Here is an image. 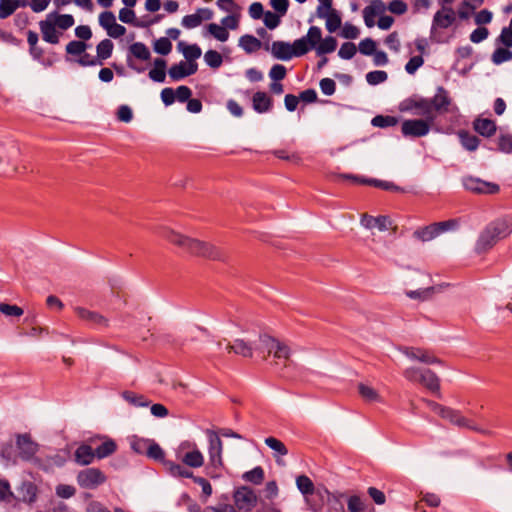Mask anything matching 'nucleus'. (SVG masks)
Here are the masks:
<instances>
[{"mask_svg":"<svg viewBox=\"0 0 512 512\" xmlns=\"http://www.w3.org/2000/svg\"><path fill=\"white\" fill-rule=\"evenodd\" d=\"M451 98L448 91L439 86L433 98L412 96L399 104L401 112H411L421 116L420 119H409L402 122L401 132L405 137L420 138L426 136L438 115L448 112Z\"/></svg>","mask_w":512,"mask_h":512,"instance_id":"1","label":"nucleus"},{"mask_svg":"<svg viewBox=\"0 0 512 512\" xmlns=\"http://www.w3.org/2000/svg\"><path fill=\"white\" fill-rule=\"evenodd\" d=\"M434 291L435 288L431 286L424 289L407 291L406 295L411 299L427 300L432 296Z\"/></svg>","mask_w":512,"mask_h":512,"instance_id":"52","label":"nucleus"},{"mask_svg":"<svg viewBox=\"0 0 512 512\" xmlns=\"http://www.w3.org/2000/svg\"><path fill=\"white\" fill-rule=\"evenodd\" d=\"M326 29L333 33L336 30H338L341 26V17L338 11L334 10L330 15H328L326 18Z\"/></svg>","mask_w":512,"mask_h":512,"instance_id":"51","label":"nucleus"},{"mask_svg":"<svg viewBox=\"0 0 512 512\" xmlns=\"http://www.w3.org/2000/svg\"><path fill=\"white\" fill-rule=\"evenodd\" d=\"M239 46L247 53H253L259 50L262 42L252 35H244L239 39Z\"/></svg>","mask_w":512,"mask_h":512,"instance_id":"31","label":"nucleus"},{"mask_svg":"<svg viewBox=\"0 0 512 512\" xmlns=\"http://www.w3.org/2000/svg\"><path fill=\"white\" fill-rule=\"evenodd\" d=\"M20 155L15 141L0 142V164L14 165Z\"/></svg>","mask_w":512,"mask_h":512,"instance_id":"15","label":"nucleus"},{"mask_svg":"<svg viewBox=\"0 0 512 512\" xmlns=\"http://www.w3.org/2000/svg\"><path fill=\"white\" fill-rule=\"evenodd\" d=\"M371 123L375 127L386 128L395 126L398 123V119L393 116L377 115L372 119Z\"/></svg>","mask_w":512,"mask_h":512,"instance_id":"49","label":"nucleus"},{"mask_svg":"<svg viewBox=\"0 0 512 512\" xmlns=\"http://www.w3.org/2000/svg\"><path fill=\"white\" fill-rule=\"evenodd\" d=\"M162 236L170 243L182 248L183 250H189L192 242L188 237H185L173 230H164Z\"/></svg>","mask_w":512,"mask_h":512,"instance_id":"23","label":"nucleus"},{"mask_svg":"<svg viewBox=\"0 0 512 512\" xmlns=\"http://www.w3.org/2000/svg\"><path fill=\"white\" fill-rule=\"evenodd\" d=\"M146 455L153 460L165 462L163 449L154 441H151Z\"/></svg>","mask_w":512,"mask_h":512,"instance_id":"56","label":"nucleus"},{"mask_svg":"<svg viewBox=\"0 0 512 512\" xmlns=\"http://www.w3.org/2000/svg\"><path fill=\"white\" fill-rule=\"evenodd\" d=\"M358 393L366 402H380L381 397L379 393L371 386L364 383L358 385Z\"/></svg>","mask_w":512,"mask_h":512,"instance_id":"33","label":"nucleus"},{"mask_svg":"<svg viewBox=\"0 0 512 512\" xmlns=\"http://www.w3.org/2000/svg\"><path fill=\"white\" fill-rule=\"evenodd\" d=\"M169 76L174 81H179L186 76H189L192 74V64L186 62H180L178 64H174L170 67Z\"/></svg>","mask_w":512,"mask_h":512,"instance_id":"25","label":"nucleus"},{"mask_svg":"<svg viewBox=\"0 0 512 512\" xmlns=\"http://www.w3.org/2000/svg\"><path fill=\"white\" fill-rule=\"evenodd\" d=\"M122 397L129 404L135 407H147L150 404V401L145 396L137 394L133 391H124L122 393Z\"/></svg>","mask_w":512,"mask_h":512,"instance_id":"34","label":"nucleus"},{"mask_svg":"<svg viewBox=\"0 0 512 512\" xmlns=\"http://www.w3.org/2000/svg\"><path fill=\"white\" fill-rule=\"evenodd\" d=\"M194 484L201 488L199 498L202 502H207L208 498L212 495V486L210 482L203 477H194Z\"/></svg>","mask_w":512,"mask_h":512,"instance_id":"38","label":"nucleus"},{"mask_svg":"<svg viewBox=\"0 0 512 512\" xmlns=\"http://www.w3.org/2000/svg\"><path fill=\"white\" fill-rule=\"evenodd\" d=\"M15 445L18 450V457L32 463L36 467L45 468L44 460L37 457L40 445L32 439L30 433H18L15 435Z\"/></svg>","mask_w":512,"mask_h":512,"instance_id":"4","label":"nucleus"},{"mask_svg":"<svg viewBox=\"0 0 512 512\" xmlns=\"http://www.w3.org/2000/svg\"><path fill=\"white\" fill-rule=\"evenodd\" d=\"M296 485L299 491L307 496L314 493V484L312 480L306 475H300L296 478Z\"/></svg>","mask_w":512,"mask_h":512,"instance_id":"39","label":"nucleus"},{"mask_svg":"<svg viewBox=\"0 0 512 512\" xmlns=\"http://www.w3.org/2000/svg\"><path fill=\"white\" fill-rule=\"evenodd\" d=\"M242 478L246 482H250L255 485H259L264 480V470L262 467L257 466L250 471L245 472Z\"/></svg>","mask_w":512,"mask_h":512,"instance_id":"37","label":"nucleus"},{"mask_svg":"<svg viewBox=\"0 0 512 512\" xmlns=\"http://www.w3.org/2000/svg\"><path fill=\"white\" fill-rule=\"evenodd\" d=\"M462 183L466 190L475 194L493 195L497 194L500 191V187L498 184L484 181L478 177H464Z\"/></svg>","mask_w":512,"mask_h":512,"instance_id":"10","label":"nucleus"},{"mask_svg":"<svg viewBox=\"0 0 512 512\" xmlns=\"http://www.w3.org/2000/svg\"><path fill=\"white\" fill-rule=\"evenodd\" d=\"M152 440L134 438L131 441V448L138 454H147L148 447Z\"/></svg>","mask_w":512,"mask_h":512,"instance_id":"62","label":"nucleus"},{"mask_svg":"<svg viewBox=\"0 0 512 512\" xmlns=\"http://www.w3.org/2000/svg\"><path fill=\"white\" fill-rule=\"evenodd\" d=\"M497 41L507 48L512 47V17L509 26L502 29Z\"/></svg>","mask_w":512,"mask_h":512,"instance_id":"57","label":"nucleus"},{"mask_svg":"<svg viewBox=\"0 0 512 512\" xmlns=\"http://www.w3.org/2000/svg\"><path fill=\"white\" fill-rule=\"evenodd\" d=\"M414 236L425 242L437 237L438 233L436 231V227L434 226V224H431L422 229L416 230L414 232Z\"/></svg>","mask_w":512,"mask_h":512,"instance_id":"44","label":"nucleus"},{"mask_svg":"<svg viewBox=\"0 0 512 512\" xmlns=\"http://www.w3.org/2000/svg\"><path fill=\"white\" fill-rule=\"evenodd\" d=\"M53 14L54 15L52 17H54L55 19L52 22L55 23V25L58 26L62 30L69 29L75 23L74 17L70 14H60V15H57L55 13H53Z\"/></svg>","mask_w":512,"mask_h":512,"instance_id":"45","label":"nucleus"},{"mask_svg":"<svg viewBox=\"0 0 512 512\" xmlns=\"http://www.w3.org/2000/svg\"><path fill=\"white\" fill-rule=\"evenodd\" d=\"M403 376L408 381L419 383L429 391L439 394L440 380L432 370L419 367H409L404 370Z\"/></svg>","mask_w":512,"mask_h":512,"instance_id":"5","label":"nucleus"},{"mask_svg":"<svg viewBox=\"0 0 512 512\" xmlns=\"http://www.w3.org/2000/svg\"><path fill=\"white\" fill-rule=\"evenodd\" d=\"M114 44L110 39H103L96 46L97 57L99 61L106 60L111 57Z\"/></svg>","mask_w":512,"mask_h":512,"instance_id":"35","label":"nucleus"},{"mask_svg":"<svg viewBox=\"0 0 512 512\" xmlns=\"http://www.w3.org/2000/svg\"><path fill=\"white\" fill-rule=\"evenodd\" d=\"M53 13H50L47 16L46 20H42L39 23V27L42 33V38L44 41L50 44H57L59 42V32L55 28V23H53L50 18L53 16Z\"/></svg>","mask_w":512,"mask_h":512,"instance_id":"17","label":"nucleus"},{"mask_svg":"<svg viewBox=\"0 0 512 512\" xmlns=\"http://www.w3.org/2000/svg\"><path fill=\"white\" fill-rule=\"evenodd\" d=\"M116 450V442L113 439H107L95 449V455L96 458L103 459L113 454Z\"/></svg>","mask_w":512,"mask_h":512,"instance_id":"32","label":"nucleus"},{"mask_svg":"<svg viewBox=\"0 0 512 512\" xmlns=\"http://www.w3.org/2000/svg\"><path fill=\"white\" fill-rule=\"evenodd\" d=\"M474 130L484 137H491L495 134L497 127L493 120L487 118H476L473 121Z\"/></svg>","mask_w":512,"mask_h":512,"instance_id":"20","label":"nucleus"},{"mask_svg":"<svg viewBox=\"0 0 512 512\" xmlns=\"http://www.w3.org/2000/svg\"><path fill=\"white\" fill-rule=\"evenodd\" d=\"M77 483L84 489H96L107 480L105 474L98 468H86L77 474Z\"/></svg>","mask_w":512,"mask_h":512,"instance_id":"8","label":"nucleus"},{"mask_svg":"<svg viewBox=\"0 0 512 512\" xmlns=\"http://www.w3.org/2000/svg\"><path fill=\"white\" fill-rule=\"evenodd\" d=\"M119 19L123 23L130 24L138 28H146L150 26V23H144L143 21L137 20L135 12L128 7L120 9Z\"/></svg>","mask_w":512,"mask_h":512,"instance_id":"27","label":"nucleus"},{"mask_svg":"<svg viewBox=\"0 0 512 512\" xmlns=\"http://www.w3.org/2000/svg\"><path fill=\"white\" fill-rule=\"evenodd\" d=\"M0 312L6 316L20 317L24 311L17 305H10L7 303H0Z\"/></svg>","mask_w":512,"mask_h":512,"instance_id":"59","label":"nucleus"},{"mask_svg":"<svg viewBox=\"0 0 512 512\" xmlns=\"http://www.w3.org/2000/svg\"><path fill=\"white\" fill-rule=\"evenodd\" d=\"M75 461L80 465H89L93 462L95 450L90 445L82 444L75 451Z\"/></svg>","mask_w":512,"mask_h":512,"instance_id":"24","label":"nucleus"},{"mask_svg":"<svg viewBox=\"0 0 512 512\" xmlns=\"http://www.w3.org/2000/svg\"><path fill=\"white\" fill-rule=\"evenodd\" d=\"M345 177L348 179H352L355 182L375 186V187H378V188H381V189H384L387 191H400L401 190L400 187L396 186L392 182L381 181V180H377V179H360L359 177L352 176V175H346Z\"/></svg>","mask_w":512,"mask_h":512,"instance_id":"26","label":"nucleus"},{"mask_svg":"<svg viewBox=\"0 0 512 512\" xmlns=\"http://www.w3.org/2000/svg\"><path fill=\"white\" fill-rule=\"evenodd\" d=\"M76 314L81 319L87 321L88 323L98 326V327H105L107 326V319L104 318L102 315L98 314L97 312L87 310L82 307H77L75 309Z\"/></svg>","mask_w":512,"mask_h":512,"instance_id":"21","label":"nucleus"},{"mask_svg":"<svg viewBox=\"0 0 512 512\" xmlns=\"http://www.w3.org/2000/svg\"><path fill=\"white\" fill-rule=\"evenodd\" d=\"M499 150L504 153H512V135L503 134L498 139Z\"/></svg>","mask_w":512,"mask_h":512,"instance_id":"64","label":"nucleus"},{"mask_svg":"<svg viewBox=\"0 0 512 512\" xmlns=\"http://www.w3.org/2000/svg\"><path fill=\"white\" fill-rule=\"evenodd\" d=\"M27 5L24 1L7 0L0 2V19H6L11 16L19 7Z\"/></svg>","mask_w":512,"mask_h":512,"instance_id":"30","label":"nucleus"},{"mask_svg":"<svg viewBox=\"0 0 512 512\" xmlns=\"http://www.w3.org/2000/svg\"><path fill=\"white\" fill-rule=\"evenodd\" d=\"M265 444L272 449L276 455L285 456L288 453V450L283 442L278 440L275 437H267L265 439Z\"/></svg>","mask_w":512,"mask_h":512,"instance_id":"46","label":"nucleus"},{"mask_svg":"<svg viewBox=\"0 0 512 512\" xmlns=\"http://www.w3.org/2000/svg\"><path fill=\"white\" fill-rule=\"evenodd\" d=\"M291 45L294 57L303 56L312 49L304 36L295 40Z\"/></svg>","mask_w":512,"mask_h":512,"instance_id":"41","label":"nucleus"},{"mask_svg":"<svg viewBox=\"0 0 512 512\" xmlns=\"http://www.w3.org/2000/svg\"><path fill=\"white\" fill-rule=\"evenodd\" d=\"M153 49L160 55H168L172 50V43L167 37H160L155 40Z\"/></svg>","mask_w":512,"mask_h":512,"instance_id":"43","label":"nucleus"},{"mask_svg":"<svg viewBox=\"0 0 512 512\" xmlns=\"http://www.w3.org/2000/svg\"><path fill=\"white\" fill-rule=\"evenodd\" d=\"M204 61L209 67L217 69L222 65L223 58L219 52L215 50H208L204 54Z\"/></svg>","mask_w":512,"mask_h":512,"instance_id":"42","label":"nucleus"},{"mask_svg":"<svg viewBox=\"0 0 512 512\" xmlns=\"http://www.w3.org/2000/svg\"><path fill=\"white\" fill-rule=\"evenodd\" d=\"M226 350L245 358H251L254 351L262 352V344L259 342V335L252 337L237 338L233 344H228Z\"/></svg>","mask_w":512,"mask_h":512,"instance_id":"7","label":"nucleus"},{"mask_svg":"<svg viewBox=\"0 0 512 512\" xmlns=\"http://www.w3.org/2000/svg\"><path fill=\"white\" fill-rule=\"evenodd\" d=\"M253 109L258 113H266L272 108V98L267 93L258 91L252 97Z\"/></svg>","mask_w":512,"mask_h":512,"instance_id":"22","label":"nucleus"},{"mask_svg":"<svg viewBox=\"0 0 512 512\" xmlns=\"http://www.w3.org/2000/svg\"><path fill=\"white\" fill-rule=\"evenodd\" d=\"M349 512H363L366 509L365 500L358 495H352L347 500Z\"/></svg>","mask_w":512,"mask_h":512,"instance_id":"47","label":"nucleus"},{"mask_svg":"<svg viewBox=\"0 0 512 512\" xmlns=\"http://www.w3.org/2000/svg\"><path fill=\"white\" fill-rule=\"evenodd\" d=\"M460 143L467 151L473 152L479 147L480 140L477 136L465 130H460L457 133Z\"/></svg>","mask_w":512,"mask_h":512,"instance_id":"29","label":"nucleus"},{"mask_svg":"<svg viewBox=\"0 0 512 512\" xmlns=\"http://www.w3.org/2000/svg\"><path fill=\"white\" fill-rule=\"evenodd\" d=\"M13 497L9 482L5 479H0V501L9 503Z\"/></svg>","mask_w":512,"mask_h":512,"instance_id":"61","label":"nucleus"},{"mask_svg":"<svg viewBox=\"0 0 512 512\" xmlns=\"http://www.w3.org/2000/svg\"><path fill=\"white\" fill-rule=\"evenodd\" d=\"M336 47V39L332 36H328L325 39L321 40L319 45L316 47V52L318 55H324L335 51Z\"/></svg>","mask_w":512,"mask_h":512,"instance_id":"40","label":"nucleus"},{"mask_svg":"<svg viewBox=\"0 0 512 512\" xmlns=\"http://www.w3.org/2000/svg\"><path fill=\"white\" fill-rule=\"evenodd\" d=\"M306 40L309 42V45L316 49V47L319 45V43L322 40V31L317 26H311L306 34L304 36Z\"/></svg>","mask_w":512,"mask_h":512,"instance_id":"48","label":"nucleus"},{"mask_svg":"<svg viewBox=\"0 0 512 512\" xmlns=\"http://www.w3.org/2000/svg\"><path fill=\"white\" fill-rule=\"evenodd\" d=\"M87 47L85 42L73 40L66 45V52L70 55H82Z\"/></svg>","mask_w":512,"mask_h":512,"instance_id":"54","label":"nucleus"},{"mask_svg":"<svg viewBox=\"0 0 512 512\" xmlns=\"http://www.w3.org/2000/svg\"><path fill=\"white\" fill-rule=\"evenodd\" d=\"M116 18L113 12L111 11H104L99 15V24L101 27H103L106 31L109 29L113 24H115Z\"/></svg>","mask_w":512,"mask_h":512,"instance_id":"63","label":"nucleus"},{"mask_svg":"<svg viewBox=\"0 0 512 512\" xmlns=\"http://www.w3.org/2000/svg\"><path fill=\"white\" fill-rule=\"evenodd\" d=\"M55 493L59 498L69 499L76 494V488L68 484H59L55 488Z\"/></svg>","mask_w":512,"mask_h":512,"instance_id":"55","label":"nucleus"},{"mask_svg":"<svg viewBox=\"0 0 512 512\" xmlns=\"http://www.w3.org/2000/svg\"><path fill=\"white\" fill-rule=\"evenodd\" d=\"M271 53L274 58L289 61L294 57L292 45L284 41H274L271 45Z\"/></svg>","mask_w":512,"mask_h":512,"instance_id":"18","label":"nucleus"},{"mask_svg":"<svg viewBox=\"0 0 512 512\" xmlns=\"http://www.w3.org/2000/svg\"><path fill=\"white\" fill-rule=\"evenodd\" d=\"M387 73L385 71L376 70L366 74V81L370 85H377L387 80Z\"/></svg>","mask_w":512,"mask_h":512,"instance_id":"58","label":"nucleus"},{"mask_svg":"<svg viewBox=\"0 0 512 512\" xmlns=\"http://www.w3.org/2000/svg\"><path fill=\"white\" fill-rule=\"evenodd\" d=\"M398 350L411 360L419 361L424 364H441V360L430 351L419 347H399Z\"/></svg>","mask_w":512,"mask_h":512,"instance_id":"12","label":"nucleus"},{"mask_svg":"<svg viewBox=\"0 0 512 512\" xmlns=\"http://www.w3.org/2000/svg\"><path fill=\"white\" fill-rule=\"evenodd\" d=\"M235 506L239 511L250 512L257 504L256 493L248 486H241L233 493Z\"/></svg>","mask_w":512,"mask_h":512,"instance_id":"9","label":"nucleus"},{"mask_svg":"<svg viewBox=\"0 0 512 512\" xmlns=\"http://www.w3.org/2000/svg\"><path fill=\"white\" fill-rule=\"evenodd\" d=\"M208 30L219 41L224 42L229 37V33L226 30V28L222 27V26H219L217 24H214V23L210 24L208 26Z\"/></svg>","mask_w":512,"mask_h":512,"instance_id":"60","label":"nucleus"},{"mask_svg":"<svg viewBox=\"0 0 512 512\" xmlns=\"http://www.w3.org/2000/svg\"><path fill=\"white\" fill-rule=\"evenodd\" d=\"M132 57H135L142 61H148L151 58V53L148 47L142 42H135L131 44L128 48L127 54V66L136 71L137 73H142L144 68L137 67L132 60Z\"/></svg>","mask_w":512,"mask_h":512,"instance_id":"13","label":"nucleus"},{"mask_svg":"<svg viewBox=\"0 0 512 512\" xmlns=\"http://www.w3.org/2000/svg\"><path fill=\"white\" fill-rule=\"evenodd\" d=\"M512 233V217H502L489 223L480 233L475 251L478 254L490 250L499 240Z\"/></svg>","mask_w":512,"mask_h":512,"instance_id":"3","label":"nucleus"},{"mask_svg":"<svg viewBox=\"0 0 512 512\" xmlns=\"http://www.w3.org/2000/svg\"><path fill=\"white\" fill-rule=\"evenodd\" d=\"M194 255L202 256L212 260H220L221 253L213 245L194 240Z\"/></svg>","mask_w":512,"mask_h":512,"instance_id":"19","label":"nucleus"},{"mask_svg":"<svg viewBox=\"0 0 512 512\" xmlns=\"http://www.w3.org/2000/svg\"><path fill=\"white\" fill-rule=\"evenodd\" d=\"M458 24L456 10L453 7L439 5L432 18L430 40L438 44L448 43Z\"/></svg>","mask_w":512,"mask_h":512,"instance_id":"2","label":"nucleus"},{"mask_svg":"<svg viewBox=\"0 0 512 512\" xmlns=\"http://www.w3.org/2000/svg\"><path fill=\"white\" fill-rule=\"evenodd\" d=\"M209 442V457L213 466L222 465V441L218 434L212 430L206 431Z\"/></svg>","mask_w":512,"mask_h":512,"instance_id":"14","label":"nucleus"},{"mask_svg":"<svg viewBox=\"0 0 512 512\" xmlns=\"http://www.w3.org/2000/svg\"><path fill=\"white\" fill-rule=\"evenodd\" d=\"M357 52V47L352 42H345L341 45L338 55L342 59L349 60L354 57Z\"/></svg>","mask_w":512,"mask_h":512,"instance_id":"53","label":"nucleus"},{"mask_svg":"<svg viewBox=\"0 0 512 512\" xmlns=\"http://www.w3.org/2000/svg\"><path fill=\"white\" fill-rule=\"evenodd\" d=\"M510 60H512V51L507 48H497L492 54V62L496 65Z\"/></svg>","mask_w":512,"mask_h":512,"instance_id":"50","label":"nucleus"},{"mask_svg":"<svg viewBox=\"0 0 512 512\" xmlns=\"http://www.w3.org/2000/svg\"><path fill=\"white\" fill-rule=\"evenodd\" d=\"M20 500L25 503H33L37 498V486L32 482H23L19 488Z\"/></svg>","mask_w":512,"mask_h":512,"instance_id":"28","label":"nucleus"},{"mask_svg":"<svg viewBox=\"0 0 512 512\" xmlns=\"http://www.w3.org/2000/svg\"><path fill=\"white\" fill-rule=\"evenodd\" d=\"M361 225L366 229H378L379 231H386L391 226V221L387 216H371L363 214L361 217Z\"/></svg>","mask_w":512,"mask_h":512,"instance_id":"16","label":"nucleus"},{"mask_svg":"<svg viewBox=\"0 0 512 512\" xmlns=\"http://www.w3.org/2000/svg\"><path fill=\"white\" fill-rule=\"evenodd\" d=\"M259 342L262 344V352L267 351L268 354H273L280 360H287L290 357V348L285 343L261 334H259Z\"/></svg>","mask_w":512,"mask_h":512,"instance_id":"11","label":"nucleus"},{"mask_svg":"<svg viewBox=\"0 0 512 512\" xmlns=\"http://www.w3.org/2000/svg\"><path fill=\"white\" fill-rule=\"evenodd\" d=\"M164 465L171 475L183 478H192V471L184 468L180 464H176L172 461H165Z\"/></svg>","mask_w":512,"mask_h":512,"instance_id":"36","label":"nucleus"},{"mask_svg":"<svg viewBox=\"0 0 512 512\" xmlns=\"http://www.w3.org/2000/svg\"><path fill=\"white\" fill-rule=\"evenodd\" d=\"M440 417L458 428H466L483 435H492L490 430L480 428L471 419L465 417L460 410L446 406Z\"/></svg>","mask_w":512,"mask_h":512,"instance_id":"6","label":"nucleus"}]
</instances>
